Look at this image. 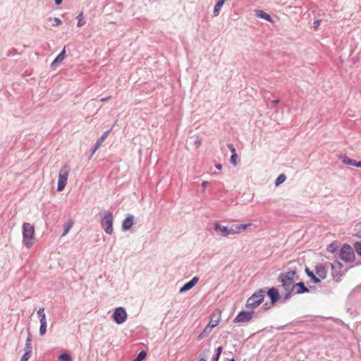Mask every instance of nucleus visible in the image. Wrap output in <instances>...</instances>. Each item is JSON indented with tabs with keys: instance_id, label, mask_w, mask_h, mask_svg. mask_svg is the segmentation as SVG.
I'll list each match as a JSON object with an SVG mask.
<instances>
[{
	"instance_id": "4be33fe9",
	"label": "nucleus",
	"mask_w": 361,
	"mask_h": 361,
	"mask_svg": "<svg viewBox=\"0 0 361 361\" xmlns=\"http://www.w3.org/2000/svg\"><path fill=\"white\" fill-rule=\"evenodd\" d=\"M341 159H342V161L344 164L351 165V166H355L356 160L352 159L347 156H343L341 157Z\"/></svg>"
},
{
	"instance_id": "5701e85b",
	"label": "nucleus",
	"mask_w": 361,
	"mask_h": 361,
	"mask_svg": "<svg viewBox=\"0 0 361 361\" xmlns=\"http://www.w3.org/2000/svg\"><path fill=\"white\" fill-rule=\"evenodd\" d=\"M338 243L337 242H333L330 245L327 246L326 250L329 252L334 253L338 249Z\"/></svg>"
},
{
	"instance_id": "aec40b11",
	"label": "nucleus",
	"mask_w": 361,
	"mask_h": 361,
	"mask_svg": "<svg viewBox=\"0 0 361 361\" xmlns=\"http://www.w3.org/2000/svg\"><path fill=\"white\" fill-rule=\"evenodd\" d=\"M212 329H214V328L213 327H209V325L207 324V326L204 328L203 331L199 335L198 338L199 339H202L204 337L207 336L210 334V332L212 331Z\"/></svg>"
},
{
	"instance_id": "0eeeda50",
	"label": "nucleus",
	"mask_w": 361,
	"mask_h": 361,
	"mask_svg": "<svg viewBox=\"0 0 361 361\" xmlns=\"http://www.w3.org/2000/svg\"><path fill=\"white\" fill-rule=\"evenodd\" d=\"M343 265L341 262H337L335 265L331 264V268L333 269L332 276L336 282H340L342 280L343 272L341 271Z\"/></svg>"
},
{
	"instance_id": "9d476101",
	"label": "nucleus",
	"mask_w": 361,
	"mask_h": 361,
	"mask_svg": "<svg viewBox=\"0 0 361 361\" xmlns=\"http://www.w3.org/2000/svg\"><path fill=\"white\" fill-rule=\"evenodd\" d=\"M127 318V313L123 307H118L114 310V321L118 324L123 323Z\"/></svg>"
},
{
	"instance_id": "7c9ffc66",
	"label": "nucleus",
	"mask_w": 361,
	"mask_h": 361,
	"mask_svg": "<svg viewBox=\"0 0 361 361\" xmlns=\"http://www.w3.org/2000/svg\"><path fill=\"white\" fill-rule=\"evenodd\" d=\"M309 277H310L314 283H317L320 282V279L318 278L317 276L314 274L313 272L309 274Z\"/></svg>"
},
{
	"instance_id": "9b49d317",
	"label": "nucleus",
	"mask_w": 361,
	"mask_h": 361,
	"mask_svg": "<svg viewBox=\"0 0 361 361\" xmlns=\"http://www.w3.org/2000/svg\"><path fill=\"white\" fill-rule=\"evenodd\" d=\"M214 230L219 233V234L222 236L226 237L231 235L230 229L227 226H221L219 222H215L214 224Z\"/></svg>"
},
{
	"instance_id": "2f4dec72",
	"label": "nucleus",
	"mask_w": 361,
	"mask_h": 361,
	"mask_svg": "<svg viewBox=\"0 0 361 361\" xmlns=\"http://www.w3.org/2000/svg\"><path fill=\"white\" fill-rule=\"evenodd\" d=\"M238 154H232L231 155V162L234 165V166H236L237 165V159H238Z\"/></svg>"
},
{
	"instance_id": "c85d7f7f",
	"label": "nucleus",
	"mask_w": 361,
	"mask_h": 361,
	"mask_svg": "<svg viewBox=\"0 0 361 361\" xmlns=\"http://www.w3.org/2000/svg\"><path fill=\"white\" fill-rule=\"evenodd\" d=\"M77 19L78 20V27H81L82 25H85V20H83V14L82 13H80L78 16H77Z\"/></svg>"
},
{
	"instance_id": "37998d69",
	"label": "nucleus",
	"mask_w": 361,
	"mask_h": 361,
	"mask_svg": "<svg viewBox=\"0 0 361 361\" xmlns=\"http://www.w3.org/2000/svg\"><path fill=\"white\" fill-rule=\"evenodd\" d=\"M216 166V168L217 169H219V170H220V169H221V168H222V166H221V164H216V166Z\"/></svg>"
},
{
	"instance_id": "c9c22d12",
	"label": "nucleus",
	"mask_w": 361,
	"mask_h": 361,
	"mask_svg": "<svg viewBox=\"0 0 361 361\" xmlns=\"http://www.w3.org/2000/svg\"><path fill=\"white\" fill-rule=\"evenodd\" d=\"M222 350H223V348H222V347H221V346H220V347H218V348H216V355H217L218 357H220V355H221V353H222Z\"/></svg>"
},
{
	"instance_id": "ea45409f",
	"label": "nucleus",
	"mask_w": 361,
	"mask_h": 361,
	"mask_svg": "<svg viewBox=\"0 0 361 361\" xmlns=\"http://www.w3.org/2000/svg\"><path fill=\"white\" fill-rule=\"evenodd\" d=\"M319 23H320V21H319V20H317V21H314V27H315V28H317V27H318V26L319 25Z\"/></svg>"
},
{
	"instance_id": "49530a36",
	"label": "nucleus",
	"mask_w": 361,
	"mask_h": 361,
	"mask_svg": "<svg viewBox=\"0 0 361 361\" xmlns=\"http://www.w3.org/2000/svg\"><path fill=\"white\" fill-rule=\"evenodd\" d=\"M220 357H218L216 355V357H214V360L213 361H219V359Z\"/></svg>"
},
{
	"instance_id": "a19ab883",
	"label": "nucleus",
	"mask_w": 361,
	"mask_h": 361,
	"mask_svg": "<svg viewBox=\"0 0 361 361\" xmlns=\"http://www.w3.org/2000/svg\"><path fill=\"white\" fill-rule=\"evenodd\" d=\"M355 166V167L361 168V161H356Z\"/></svg>"
},
{
	"instance_id": "cd10ccee",
	"label": "nucleus",
	"mask_w": 361,
	"mask_h": 361,
	"mask_svg": "<svg viewBox=\"0 0 361 361\" xmlns=\"http://www.w3.org/2000/svg\"><path fill=\"white\" fill-rule=\"evenodd\" d=\"M147 357V353L145 351H141L137 357L133 361H142V360L145 359Z\"/></svg>"
},
{
	"instance_id": "f03ea898",
	"label": "nucleus",
	"mask_w": 361,
	"mask_h": 361,
	"mask_svg": "<svg viewBox=\"0 0 361 361\" xmlns=\"http://www.w3.org/2000/svg\"><path fill=\"white\" fill-rule=\"evenodd\" d=\"M35 230L32 224L24 223L23 224V243L27 248H30L35 243Z\"/></svg>"
},
{
	"instance_id": "423d86ee",
	"label": "nucleus",
	"mask_w": 361,
	"mask_h": 361,
	"mask_svg": "<svg viewBox=\"0 0 361 361\" xmlns=\"http://www.w3.org/2000/svg\"><path fill=\"white\" fill-rule=\"evenodd\" d=\"M102 215V226L107 233L111 234L113 233V216L110 212H104Z\"/></svg>"
},
{
	"instance_id": "b1692460",
	"label": "nucleus",
	"mask_w": 361,
	"mask_h": 361,
	"mask_svg": "<svg viewBox=\"0 0 361 361\" xmlns=\"http://www.w3.org/2000/svg\"><path fill=\"white\" fill-rule=\"evenodd\" d=\"M31 346H29L28 349L25 351L23 357H21L20 361H27L28 359L31 357Z\"/></svg>"
},
{
	"instance_id": "2eb2a0df",
	"label": "nucleus",
	"mask_w": 361,
	"mask_h": 361,
	"mask_svg": "<svg viewBox=\"0 0 361 361\" xmlns=\"http://www.w3.org/2000/svg\"><path fill=\"white\" fill-rule=\"evenodd\" d=\"M316 275L320 279V281L327 276V271L322 265H317L316 267Z\"/></svg>"
},
{
	"instance_id": "7ed1b4c3",
	"label": "nucleus",
	"mask_w": 361,
	"mask_h": 361,
	"mask_svg": "<svg viewBox=\"0 0 361 361\" xmlns=\"http://www.w3.org/2000/svg\"><path fill=\"white\" fill-rule=\"evenodd\" d=\"M264 291L262 289L258 290L247 299L246 307L250 309L256 308L264 301Z\"/></svg>"
},
{
	"instance_id": "a211bd4d",
	"label": "nucleus",
	"mask_w": 361,
	"mask_h": 361,
	"mask_svg": "<svg viewBox=\"0 0 361 361\" xmlns=\"http://www.w3.org/2000/svg\"><path fill=\"white\" fill-rule=\"evenodd\" d=\"M110 133V130H108L105 132L102 136L97 140L93 150H92V154L96 152V151L99 148L102 142L105 140V139L108 137L109 134Z\"/></svg>"
},
{
	"instance_id": "09e8293b",
	"label": "nucleus",
	"mask_w": 361,
	"mask_h": 361,
	"mask_svg": "<svg viewBox=\"0 0 361 361\" xmlns=\"http://www.w3.org/2000/svg\"><path fill=\"white\" fill-rule=\"evenodd\" d=\"M356 236L359 237V238H361V235L358 234V233H356L355 234Z\"/></svg>"
},
{
	"instance_id": "4c0bfd02",
	"label": "nucleus",
	"mask_w": 361,
	"mask_h": 361,
	"mask_svg": "<svg viewBox=\"0 0 361 361\" xmlns=\"http://www.w3.org/2000/svg\"><path fill=\"white\" fill-rule=\"evenodd\" d=\"M30 341H31V339L30 338V337H27L26 343H25L26 350L28 349L29 346H31Z\"/></svg>"
},
{
	"instance_id": "20e7f679",
	"label": "nucleus",
	"mask_w": 361,
	"mask_h": 361,
	"mask_svg": "<svg viewBox=\"0 0 361 361\" xmlns=\"http://www.w3.org/2000/svg\"><path fill=\"white\" fill-rule=\"evenodd\" d=\"M70 172V166L68 164L63 165L59 171L58 176L57 190L62 191L68 180Z\"/></svg>"
},
{
	"instance_id": "393cba45",
	"label": "nucleus",
	"mask_w": 361,
	"mask_h": 361,
	"mask_svg": "<svg viewBox=\"0 0 361 361\" xmlns=\"http://www.w3.org/2000/svg\"><path fill=\"white\" fill-rule=\"evenodd\" d=\"M286 179V176L284 174H281L279 176V177L276 178L275 182V185L277 187L282 184Z\"/></svg>"
},
{
	"instance_id": "4468645a",
	"label": "nucleus",
	"mask_w": 361,
	"mask_h": 361,
	"mask_svg": "<svg viewBox=\"0 0 361 361\" xmlns=\"http://www.w3.org/2000/svg\"><path fill=\"white\" fill-rule=\"evenodd\" d=\"M198 281H199V279L197 276L193 277L190 281L186 283L180 289V292L183 293V292L189 290L190 289H191L193 286H195L196 285V283L198 282Z\"/></svg>"
},
{
	"instance_id": "e433bc0d",
	"label": "nucleus",
	"mask_w": 361,
	"mask_h": 361,
	"mask_svg": "<svg viewBox=\"0 0 361 361\" xmlns=\"http://www.w3.org/2000/svg\"><path fill=\"white\" fill-rule=\"evenodd\" d=\"M37 314L38 315L42 317V315H43V314H44V307H41L37 311Z\"/></svg>"
},
{
	"instance_id": "412c9836",
	"label": "nucleus",
	"mask_w": 361,
	"mask_h": 361,
	"mask_svg": "<svg viewBox=\"0 0 361 361\" xmlns=\"http://www.w3.org/2000/svg\"><path fill=\"white\" fill-rule=\"evenodd\" d=\"M257 17H259L260 18L265 19L269 22L271 21V16L268 13H265L264 11H263L262 10L257 11Z\"/></svg>"
},
{
	"instance_id": "603ef678",
	"label": "nucleus",
	"mask_w": 361,
	"mask_h": 361,
	"mask_svg": "<svg viewBox=\"0 0 361 361\" xmlns=\"http://www.w3.org/2000/svg\"><path fill=\"white\" fill-rule=\"evenodd\" d=\"M358 224H360V225H361V222H360Z\"/></svg>"
},
{
	"instance_id": "79ce46f5",
	"label": "nucleus",
	"mask_w": 361,
	"mask_h": 361,
	"mask_svg": "<svg viewBox=\"0 0 361 361\" xmlns=\"http://www.w3.org/2000/svg\"><path fill=\"white\" fill-rule=\"evenodd\" d=\"M305 272L307 274V276H309V274H310L312 271H311L308 268H306Z\"/></svg>"
},
{
	"instance_id": "ddd939ff",
	"label": "nucleus",
	"mask_w": 361,
	"mask_h": 361,
	"mask_svg": "<svg viewBox=\"0 0 361 361\" xmlns=\"http://www.w3.org/2000/svg\"><path fill=\"white\" fill-rule=\"evenodd\" d=\"M267 294L271 299V304H275L280 298L279 290L276 288H271Z\"/></svg>"
},
{
	"instance_id": "8fccbe9b",
	"label": "nucleus",
	"mask_w": 361,
	"mask_h": 361,
	"mask_svg": "<svg viewBox=\"0 0 361 361\" xmlns=\"http://www.w3.org/2000/svg\"><path fill=\"white\" fill-rule=\"evenodd\" d=\"M195 144H196L197 146H199V145H200V142H195Z\"/></svg>"
},
{
	"instance_id": "3c124183",
	"label": "nucleus",
	"mask_w": 361,
	"mask_h": 361,
	"mask_svg": "<svg viewBox=\"0 0 361 361\" xmlns=\"http://www.w3.org/2000/svg\"><path fill=\"white\" fill-rule=\"evenodd\" d=\"M229 361H235V360H234V359H231V360H230Z\"/></svg>"
},
{
	"instance_id": "6e6552de",
	"label": "nucleus",
	"mask_w": 361,
	"mask_h": 361,
	"mask_svg": "<svg viewBox=\"0 0 361 361\" xmlns=\"http://www.w3.org/2000/svg\"><path fill=\"white\" fill-rule=\"evenodd\" d=\"M254 312H240L233 319L234 323H243L250 321L253 317Z\"/></svg>"
},
{
	"instance_id": "6ab92c4d",
	"label": "nucleus",
	"mask_w": 361,
	"mask_h": 361,
	"mask_svg": "<svg viewBox=\"0 0 361 361\" xmlns=\"http://www.w3.org/2000/svg\"><path fill=\"white\" fill-rule=\"evenodd\" d=\"M66 47L63 49L61 52L56 56L54 61L51 63V66H56L58 63L62 62L65 59Z\"/></svg>"
},
{
	"instance_id": "bb28decb",
	"label": "nucleus",
	"mask_w": 361,
	"mask_h": 361,
	"mask_svg": "<svg viewBox=\"0 0 361 361\" xmlns=\"http://www.w3.org/2000/svg\"><path fill=\"white\" fill-rule=\"evenodd\" d=\"M73 221L72 220H71L68 224L66 226V228L64 229V231L62 234V236H65L68 232L69 231L71 230V228L73 227Z\"/></svg>"
},
{
	"instance_id": "c756f323",
	"label": "nucleus",
	"mask_w": 361,
	"mask_h": 361,
	"mask_svg": "<svg viewBox=\"0 0 361 361\" xmlns=\"http://www.w3.org/2000/svg\"><path fill=\"white\" fill-rule=\"evenodd\" d=\"M355 250L356 252L361 256V242H356L354 244Z\"/></svg>"
},
{
	"instance_id": "f3484780",
	"label": "nucleus",
	"mask_w": 361,
	"mask_h": 361,
	"mask_svg": "<svg viewBox=\"0 0 361 361\" xmlns=\"http://www.w3.org/2000/svg\"><path fill=\"white\" fill-rule=\"evenodd\" d=\"M133 224V217L132 216H129L126 217L122 224V228L124 231H127L130 229Z\"/></svg>"
},
{
	"instance_id": "f704fd0d",
	"label": "nucleus",
	"mask_w": 361,
	"mask_h": 361,
	"mask_svg": "<svg viewBox=\"0 0 361 361\" xmlns=\"http://www.w3.org/2000/svg\"><path fill=\"white\" fill-rule=\"evenodd\" d=\"M228 147L229 148V149L231 150L232 154H237L236 152H235V149L234 148L233 145L230 144V145H228Z\"/></svg>"
},
{
	"instance_id": "f8f14e48",
	"label": "nucleus",
	"mask_w": 361,
	"mask_h": 361,
	"mask_svg": "<svg viewBox=\"0 0 361 361\" xmlns=\"http://www.w3.org/2000/svg\"><path fill=\"white\" fill-rule=\"evenodd\" d=\"M251 226L250 223L238 224L233 226V228L230 229L231 235L239 234L245 231L249 226Z\"/></svg>"
},
{
	"instance_id": "39448f33",
	"label": "nucleus",
	"mask_w": 361,
	"mask_h": 361,
	"mask_svg": "<svg viewBox=\"0 0 361 361\" xmlns=\"http://www.w3.org/2000/svg\"><path fill=\"white\" fill-rule=\"evenodd\" d=\"M340 258L345 262H353L355 259V255L353 249L348 244L343 245L340 250Z\"/></svg>"
},
{
	"instance_id": "dca6fc26",
	"label": "nucleus",
	"mask_w": 361,
	"mask_h": 361,
	"mask_svg": "<svg viewBox=\"0 0 361 361\" xmlns=\"http://www.w3.org/2000/svg\"><path fill=\"white\" fill-rule=\"evenodd\" d=\"M295 293L301 294L303 293L309 292V289L305 286L304 283L302 282H300L298 283H295Z\"/></svg>"
},
{
	"instance_id": "1a4fd4ad",
	"label": "nucleus",
	"mask_w": 361,
	"mask_h": 361,
	"mask_svg": "<svg viewBox=\"0 0 361 361\" xmlns=\"http://www.w3.org/2000/svg\"><path fill=\"white\" fill-rule=\"evenodd\" d=\"M221 320V311L219 309L215 310L210 315L209 322V327H216Z\"/></svg>"
},
{
	"instance_id": "f257e3e1",
	"label": "nucleus",
	"mask_w": 361,
	"mask_h": 361,
	"mask_svg": "<svg viewBox=\"0 0 361 361\" xmlns=\"http://www.w3.org/2000/svg\"><path fill=\"white\" fill-rule=\"evenodd\" d=\"M295 274V271H292L286 274H281L279 276V281L281 283L285 291L286 298H290L294 293L295 286L294 277Z\"/></svg>"
},
{
	"instance_id": "473e14b6",
	"label": "nucleus",
	"mask_w": 361,
	"mask_h": 361,
	"mask_svg": "<svg viewBox=\"0 0 361 361\" xmlns=\"http://www.w3.org/2000/svg\"><path fill=\"white\" fill-rule=\"evenodd\" d=\"M47 331V324H40L39 333L41 335H44Z\"/></svg>"
},
{
	"instance_id": "de8ad7c7",
	"label": "nucleus",
	"mask_w": 361,
	"mask_h": 361,
	"mask_svg": "<svg viewBox=\"0 0 361 361\" xmlns=\"http://www.w3.org/2000/svg\"><path fill=\"white\" fill-rule=\"evenodd\" d=\"M198 361H207V360H206V359H205V358H204V357H201V358H200V359H199V360H198Z\"/></svg>"
},
{
	"instance_id": "72a5a7b5",
	"label": "nucleus",
	"mask_w": 361,
	"mask_h": 361,
	"mask_svg": "<svg viewBox=\"0 0 361 361\" xmlns=\"http://www.w3.org/2000/svg\"><path fill=\"white\" fill-rule=\"evenodd\" d=\"M40 324H47L45 314H43V315H42V317H40Z\"/></svg>"
},
{
	"instance_id": "a18cd8bd",
	"label": "nucleus",
	"mask_w": 361,
	"mask_h": 361,
	"mask_svg": "<svg viewBox=\"0 0 361 361\" xmlns=\"http://www.w3.org/2000/svg\"><path fill=\"white\" fill-rule=\"evenodd\" d=\"M207 185V181H203L202 183V186L204 188L206 187Z\"/></svg>"
},
{
	"instance_id": "a878e982",
	"label": "nucleus",
	"mask_w": 361,
	"mask_h": 361,
	"mask_svg": "<svg viewBox=\"0 0 361 361\" xmlns=\"http://www.w3.org/2000/svg\"><path fill=\"white\" fill-rule=\"evenodd\" d=\"M60 361H72L73 359L68 353H63L59 357Z\"/></svg>"
},
{
	"instance_id": "58836bf2",
	"label": "nucleus",
	"mask_w": 361,
	"mask_h": 361,
	"mask_svg": "<svg viewBox=\"0 0 361 361\" xmlns=\"http://www.w3.org/2000/svg\"><path fill=\"white\" fill-rule=\"evenodd\" d=\"M54 21L56 23V25H59L61 24V20L58 18H54Z\"/></svg>"
},
{
	"instance_id": "c03bdc74",
	"label": "nucleus",
	"mask_w": 361,
	"mask_h": 361,
	"mask_svg": "<svg viewBox=\"0 0 361 361\" xmlns=\"http://www.w3.org/2000/svg\"><path fill=\"white\" fill-rule=\"evenodd\" d=\"M62 2V0H55V4L56 5H60Z\"/></svg>"
}]
</instances>
